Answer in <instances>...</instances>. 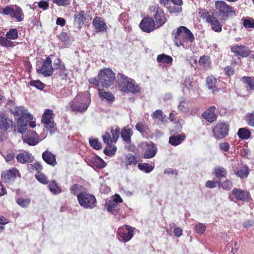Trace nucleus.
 I'll return each mask as SVG.
<instances>
[{
	"mask_svg": "<svg viewBox=\"0 0 254 254\" xmlns=\"http://www.w3.org/2000/svg\"><path fill=\"white\" fill-rule=\"evenodd\" d=\"M174 36L173 42L177 47L182 46L185 49H189L194 41L192 33L186 27L181 26L176 31L172 33Z\"/></svg>",
	"mask_w": 254,
	"mask_h": 254,
	"instance_id": "obj_1",
	"label": "nucleus"
},
{
	"mask_svg": "<svg viewBox=\"0 0 254 254\" xmlns=\"http://www.w3.org/2000/svg\"><path fill=\"white\" fill-rule=\"evenodd\" d=\"M215 13L222 20L227 19L230 16L236 15L234 7L227 4L224 0H218L215 2Z\"/></svg>",
	"mask_w": 254,
	"mask_h": 254,
	"instance_id": "obj_2",
	"label": "nucleus"
},
{
	"mask_svg": "<svg viewBox=\"0 0 254 254\" xmlns=\"http://www.w3.org/2000/svg\"><path fill=\"white\" fill-rule=\"evenodd\" d=\"M149 12L155 21L157 28L163 26L167 22V18L163 10L158 4H153L149 6Z\"/></svg>",
	"mask_w": 254,
	"mask_h": 254,
	"instance_id": "obj_3",
	"label": "nucleus"
},
{
	"mask_svg": "<svg viewBox=\"0 0 254 254\" xmlns=\"http://www.w3.org/2000/svg\"><path fill=\"white\" fill-rule=\"evenodd\" d=\"M77 199L79 205L85 209H93L97 204L96 199L94 195L85 191L79 193L77 195Z\"/></svg>",
	"mask_w": 254,
	"mask_h": 254,
	"instance_id": "obj_4",
	"label": "nucleus"
},
{
	"mask_svg": "<svg viewBox=\"0 0 254 254\" xmlns=\"http://www.w3.org/2000/svg\"><path fill=\"white\" fill-rule=\"evenodd\" d=\"M90 103L86 96L77 95L69 102V105L73 111L83 112L87 109Z\"/></svg>",
	"mask_w": 254,
	"mask_h": 254,
	"instance_id": "obj_5",
	"label": "nucleus"
},
{
	"mask_svg": "<svg viewBox=\"0 0 254 254\" xmlns=\"http://www.w3.org/2000/svg\"><path fill=\"white\" fill-rule=\"evenodd\" d=\"M0 13L10 16L11 18L16 19L17 22L22 21L25 17L23 10L17 5L5 6L1 9Z\"/></svg>",
	"mask_w": 254,
	"mask_h": 254,
	"instance_id": "obj_6",
	"label": "nucleus"
},
{
	"mask_svg": "<svg viewBox=\"0 0 254 254\" xmlns=\"http://www.w3.org/2000/svg\"><path fill=\"white\" fill-rule=\"evenodd\" d=\"M103 87H109L113 84L115 80V73L109 68L101 70L98 75Z\"/></svg>",
	"mask_w": 254,
	"mask_h": 254,
	"instance_id": "obj_7",
	"label": "nucleus"
},
{
	"mask_svg": "<svg viewBox=\"0 0 254 254\" xmlns=\"http://www.w3.org/2000/svg\"><path fill=\"white\" fill-rule=\"evenodd\" d=\"M134 229V228L127 225H125L119 227L117 231V238L123 243L128 242L133 236Z\"/></svg>",
	"mask_w": 254,
	"mask_h": 254,
	"instance_id": "obj_8",
	"label": "nucleus"
},
{
	"mask_svg": "<svg viewBox=\"0 0 254 254\" xmlns=\"http://www.w3.org/2000/svg\"><path fill=\"white\" fill-rule=\"evenodd\" d=\"M214 137L217 140L225 138L228 134L229 125L225 122H219L212 129Z\"/></svg>",
	"mask_w": 254,
	"mask_h": 254,
	"instance_id": "obj_9",
	"label": "nucleus"
},
{
	"mask_svg": "<svg viewBox=\"0 0 254 254\" xmlns=\"http://www.w3.org/2000/svg\"><path fill=\"white\" fill-rule=\"evenodd\" d=\"M140 146L143 150V157L145 159L152 158L157 152L158 149L156 145L151 141L141 142Z\"/></svg>",
	"mask_w": 254,
	"mask_h": 254,
	"instance_id": "obj_10",
	"label": "nucleus"
},
{
	"mask_svg": "<svg viewBox=\"0 0 254 254\" xmlns=\"http://www.w3.org/2000/svg\"><path fill=\"white\" fill-rule=\"evenodd\" d=\"M36 70L38 73L42 74L45 77L51 75L53 72V68L51 58L47 57L43 61L42 65L37 67Z\"/></svg>",
	"mask_w": 254,
	"mask_h": 254,
	"instance_id": "obj_11",
	"label": "nucleus"
},
{
	"mask_svg": "<svg viewBox=\"0 0 254 254\" xmlns=\"http://www.w3.org/2000/svg\"><path fill=\"white\" fill-rule=\"evenodd\" d=\"M140 29L146 33H150L157 29L154 20L151 17H146L140 22L139 24Z\"/></svg>",
	"mask_w": 254,
	"mask_h": 254,
	"instance_id": "obj_12",
	"label": "nucleus"
},
{
	"mask_svg": "<svg viewBox=\"0 0 254 254\" xmlns=\"http://www.w3.org/2000/svg\"><path fill=\"white\" fill-rule=\"evenodd\" d=\"M33 119V116L31 114L27 115L26 116H22L17 119V131L19 133L23 134L25 133L27 130V123L29 121Z\"/></svg>",
	"mask_w": 254,
	"mask_h": 254,
	"instance_id": "obj_13",
	"label": "nucleus"
},
{
	"mask_svg": "<svg viewBox=\"0 0 254 254\" xmlns=\"http://www.w3.org/2000/svg\"><path fill=\"white\" fill-rule=\"evenodd\" d=\"M42 122L47 127L51 128V131H55V124L53 121V111L50 109L45 110L42 119Z\"/></svg>",
	"mask_w": 254,
	"mask_h": 254,
	"instance_id": "obj_14",
	"label": "nucleus"
},
{
	"mask_svg": "<svg viewBox=\"0 0 254 254\" xmlns=\"http://www.w3.org/2000/svg\"><path fill=\"white\" fill-rule=\"evenodd\" d=\"M23 141L29 145L34 146L39 142V136L38 134L33 130H28L23 138Z\"/></svg>",
	"mask_w": 254,
	"mask_h": 254,
	"instance_id": "obj_15",
	"label": "nucleus"
},
{
	"mask_svg": "<svg viewBox=\"0 0 254 254\" xmlns=\"http://www.w3.org/2000/svg\"><path fill=\"white\" fill-rule=\"evenodd\" d=\"M231 51L237 56H241L243 58L248 57L251 51L249 48L246 46L243 45H234L231 47Z\"/></svg>",
	"mask_w": 254,
	"mask_h": 254,
	"instance_id": "obj_16",
	"label": "nucleus"
},
{
	"mask_svg": "<svg viewBox=\"0 0 254 254\" xmlns=\"http://www.w3.org/2000/svg\"><path fill=\"white\" fill-rule=\"evenodd\" d=\"M122 90L124 92L132 93H138L140 91V88L138 85L135 84L134 79H131L126 85L122 86Z\"/></svg>",
	"mask_w": 254,
	"mask_h": 254,
	"instance_id": "obj_17",
	"label": "nucleus"
},
{
	"mask_svg": "<svg viewBox=\"0 0 254 254\" xmlns=\"http://www.w3.org/2000/svg\"><path fill=\"white\" fill-rule=\"evenodd\" d=\"M232 194L237 200L248 201L250 196V193L240 189L235 188L232 191Z\"/></svg>",
	"mask_w": 254,
	"mask_h": 254,
	"instance_id": "obj_18",
	"label": "nucleus"
},
{
	"mask_svg": "<svg viewBox=\"0 0 254 254\" xmlns=\"http://www.w3.org/2000/svg\"><path fill=\"white\" fill-rule=\"evenodd\" d=\"M16 159L17 162L24 164L32 162L34 160V157L27 151H23L16 155Z\"/></svg>",
	"mask_w": 254,
	"mask_h": 254,
	"instance_id": "obj_19",
	"label": "nucleus"
},
{
	"mask_svg": "<svg viewBox=\"0 0 254 254\" xmlns=\"http://www.w3.org/2000/svg\"><path fill=\"white\" fill-rule=\"evenodd\" d=\"M93 25L96 32H104L107 30V26L104 20L100 17H95L93 20Z\"/></svg>",
	"mask_w": 254,
	"mask_h": 254,
	"instance_id": "obj_20",
	"label": "nucleus"
},
{
	"mask_svg": "<svg viewBox=\"0 0 254 254\" xmlns=\"http://www.w3.org/2000/svg\"><path fill=\"white\" fill-rule=\"evenodd\" d=\"M12 121L7 115L3 113H0V129L4 131L7 130L12 125Z\"/></svg>",
	"mask_w": 254,
	"mask_h": 254,
	"instance_id": "obj_21",
	"label": "nucleus"
},
{
	"mask_svg": "<svg viewBox=\"0 0 254 254\" xmlns=\"http://www.w3.org/2000/svg\"><path fill=\"white\" fill-rule=\"evenodd\" d=\"M42 158L44 161L49 165L55 166L57 165L55 155L49 150H46L42 153Z\"/></svg>",
	"mask_w": 254,
	"mask_h": 254,
	"instance_id": "obj_22",
	"label": "nucleus"
},
{
	"mask_svg": "<svg viewBox=\"0 0 254 254\" xmlns=\"http://www.w3.org/2000/svg\"><path fill=\"white\" fill-rule=\"evenodd\" d=\"M215 109L216 107L215 106H211L202 114V117L207 120L208 122H213L217 119V116L214 113Z\"/></svg>",
	"mask_w": 254,
	"mask_h": 254,
	"instance_id": "obj_23",
	"label": "nucleus"
},
{
	"mask_svg": "<svg viewBox=\"0 0 254 254\" xmlns=\"http://www.w3.org/2000/svg\"><path fill=\"white\" fill-rule=\"evenodd\" d=\"M206 22L210 24L211 29L214 31L220 32L222 31V25L218 19L214 16V13L211 15Z\"/></svg>",
	"mask_w": 254,
	"mask_h": 254,
	"instance_id": "obj_24",
	"label": "nucleus"
},
{
	"mask_svg": "<svg viewBox=\"0 0 254 254\" xmlns=\"http://www.w3.org/2000/svg\"><path fill=\"white\" fill-rule=\"evenodd\" d=\"M85 20V17H84V11H80L77 12L74 15V22L73 24L75 27L78 30H80L81 25L83 24L84 21Z\"/></svg>",
	"mask_w": 254,
	"mask_h": 254,
	"instance_id": "obj_25",
	"label": "nucleus"
},
{
	"mask_svg": "<svg viewBox=\"0 0 254 254\" xmlns=\"http://www.w3.org/2000/svg\"><path fill=\"white\" fill-rule=\"evenodd\" d=\"M17 172V170L14 169L7 170L2 174L1 178L5 182H9L11 181H13L16 178Z\"/></svg>",
	"mask_w": 254,
	"mask_h": 254,
	"instance_id": "obj_26",
	"label": "nucleus"
},
{
	"mask_svg": "<svg viewBox=\"0 0 254 254\" xmlns=\"http://www.w3.org/2000/svg\"><path fill=\"white\" fill-rule=\"evenodd\" d=\"M192 83V78L190 76L186 77L182 83V89L184 93H187L190 90L194 91Z\"/></svg>",
	"mask_w": 254,
	"mask_h": 254,
	"instance_id": "obj_27",
	"label": "nucleus"
},
{
	"mask_svg": "<svg viewBox=\"0 0 254 254\" xmlns=\"http://www.w3.org/2000/svg\"><path fill=\"white\" fill-rule=\"evenodd\" d=\"M250 169L246 164H244L241 167L240 170L234 171L235 175L241 179L247 178L250 172Z\"/></svg>",
	"mask_w": 254,
	"mask_h": 254,
	"instance_id": "obj_28",
	"label": "nucleus"
},
{
	"mask_svg": "<svg viewBox=\"0 0 254 254\" xmlns=\"http://www.w3.org/2000/svg\"><path fill=\"white\" fill-rule=\"evenodd\" d=\"M132 135L131 129L127 127H124L121 132V135L124 141L127 143H130L131 142V136Z\"/></svg>",
	"mask_w": 254,
	"mask_h": 254,
	"instance_id": "obj_29",
	"label": "nucleus"
},
{
	"mask_svg": "<svg viewBox=\"0 0 254 254\" xmlns=\"http://www.w3.org/2000/svg\"><path fill=\"white\" fill-rule=\"evenodd\" d=\"M48 184L49 190L53 194H59L62 192V189L55 180L51 181Z\"/></svg>",
	"mask_w": 254,
	"mask_h": 254,
	"instance_id": "obj_30",
	"label": "nucleus"
},
{
	"mask_svg": "<svg viewBox=\"0 0 254 254\" xmlns=\"http://www.w3.org/2000/svg\"><path fill=\"white\" fill-rule=\"evenodd\" d=\"M185 138L186 135L184 133L173 135L169 137V142L172 145L177 146L180 144Z\"/></svg>",
	"mask_w": 254,
	"mask_h": 254,
	"instance_id": "obj_31",
	"label": "nucleus"
},
{
	"mask_svg": "<svg viewBox=\"0 0 254 254\" xmlns=\"http://www.w3.org/2000/svg\"><path fill=\"white\" fill-rule=\"evenodd\" d=\"M206 82V85L209 90H212L213 92L219 91L218 88L216 86L217 80L213 76L207 77Z\"/></svg>",
	"mask_w": 254,
	"mask_h": 254,
	"instance_id": "obj_32",
	"label": "nucleus"
},
{
	"mask_svg": "<svg viewBox=\"0 0 254 254\" xmlns=\"http://www.w3.org/2000/svg\"><path fill=\"white\" fill-rule=\"evenodd\" d=\"M11 113L15 116L19 118L22 116H26L29 114L27 110L23 107H16L10 110Z\"/></svg>",
	"mask_w": 254,
	"mask_h": 254,
	"instance_id": "obj_33",
	"label": "nucleus"
},
{
	"mask_svg": "<svg viewBox=\"0 0 254 254\" xmlns=\"http://www.w3.org/2000/svg\"><path fill=\"white\" fill-rule=\"evenodd\" d=\"M138 157L132 154L129 153L125 157V165L128 168V165L135 166L138 162Z\"/></svg>",
	"mask_w": 254,
	"mask_h": 254,
	"instance_id": "obj_34",
	"label": "nucleus"
},
{
	"mask_svg": "<svg viewBox=\"0 0 254 254\" xmlns=\"http://www.w3.org/2000/svg\"><path fill=\"white\" fill-rule=\"evenodd\" d=\"M157 61L158 63L169 64L172 63L173 58L170 56L162 54L158 55Z\"/></svg>",
	"mask_w": 254,
	"mask_h": 254,
	"instance_id": "obj_35",
	"label": "nucleus"
},
{
	"mask_svg": "<svg viewBox=\"0 0 254 254\" xmlns=\"http://www.w3.org/2000/svg\"><path fill=\"white\" fill-rule=\"evenodd\" d=\"M87 189L83 186L77 184L73 185L70 188L71 193L74 195H76L83 191H85Z\"/></svg>",
	"mask_w": 254,
	"mask_h": 254,
	"instance_id": "obj_36",
	"label": "nucleus"
},
{
	"mask_svg": "<svg viewBox=\"0 0 254 254\" xmlns=\"http://www.w3.org/2000/svg\"><path fill=\"white\" fill-rule=\"evenodd\" d=\"M138 168L142 172L149 173L153 170L154 166L149 163H143L138 164Z\"/></svg>",
	"mask_w": 254,
	"mask_h": 254,
	"instance_id": "obj_37",
	"label": "nucleus"
},
{
	"mask_svg": "<svg viewBox=\"0 0 254 254\" xmlns=\"http://www.w3.org/2000/svg\"><path fill=\"white\" fill-rule=\"evenodd\" d=\"M99 95L100 97L107 100L108 101L112 102L115 99L112 93L106 92L104 89L99 90Z\"/></svg>",
	"mask_w": 254,
	"mask_h": 254,
	"instance_id": "obj_38",
	"label": "nucleus"
},
{
	"mask_svg": "<svg viewBox=\"0 0 254 254\" xmlns=\"http://www.w3.org/2000/svg\"><path fill=\"white\" fill-rule=\"evenodd\" d=\"M237 134L240 138L247 139L251 136V133L246 128H240L238 131Z\"/></svg>",
	"mask_w": 254,
	"mask_h": 254,
	"instance_id": "obj_39",
	"label": "nucleus"
},
{
	"mask_svg": "<svg viewBox=\"0 0 254 254\" xmlns=\"http://www.w3.org/2000/svg\"><path fill=\"white\" fill-rule=\"evenodd\" d=\"M214 173L217 178L221 179L226 176L227 174V171L225 168L219 167L214 169Z\"/></svg>",
	"mask_w": 254,
	"mask_h": 254,
	"instance_id": "obj_40",
	"label": "nucleus"
},
{
	"mask_svg": "<svg viewBox=\"0 0 254 254\" xmlns=\"http://www.w3.org/2000/svg\"><path fill=\"white\" fill-rule=\"evenodd\" d=\"M91 161L93 165L98 168H103L105 167V162L99 157H93L91 158Z\"/></svg>",
	"mask_w": 254,
	"mask_h": 254,
	"instance_id": "obj_41",
	"label": "nucleus"
},
{
	"mask_svg": "<svg viewBox=\"0 0 254 254\" xmlns=\"http://www.w3.org/2000/svg\"><path fill=\"white\" fill-rule=\"evenodd\" d=\"M6 37L10 40H15L18 37V31L15 28L10 29L6 32Z\"/></svg>",
	"mask_w": 254,
	"mask_h": 254,
	"instance_id": "obj_42",
	"label": "nucleus"
},
{
	"mask_svg": "<svg viewBox=\"0 0 254 254\" xmlns=\"http://www.w3.org/2000/svg\"><path fill=\"white\" fill-rule=\"evenodd\" d=\"M178 108L180 112L183 113H187L189 112V108L188 107V104L187 100L185 99L180 102V104L178 105Z\"/></svg>",
	"mask_w": 254,
	"mask_h": 254,
	"instance_id": "obj_43",
	"label": "nucleus"
},
{
	"mask_svg": "<svg viewBox=\"0 0 254 254\" xmlns=\"http://www.w3.org/2000/svg\"><path fill=\"white\" fill-rule=\"evenodd\" d=\"M109 145L105 148L104 153L109 156H113L115 154L117 147L115 146Z\"/></svg>",
	"mask_w": 254,
	"mask_h": 254,
	"instance_id": "obj_44",
	"label": "nucleus"
},
{
	"mask_svg": "<svg viewBox=\"0 0 254 254\" xmlns=\"http://www.w3.org/2000/svg\"><path fill=\"white\" fill-rule=\"evenodd\" d=\"M119 205L118 203L116 202L115 201L110 200L107 204V209L108 211L111 212L113 214L116 215V213H115V209H116V207H119Z\"/></svg>",
	"mask_w": 254,
	"mask_h": 254,
	"instance_id": "obj_45",
	"label": "nucleus"
},
{
	"mask_svg": "<svg viewBox=\"0 0 254 254\" xmlns=\"http://www.w3.org/2000/svg\"><path fill=\"white\" fill-rule=\"evenodd\" d=\"M218 186H221L223 190H229L232 189L233 184L230 180H226L222 183H221V181H219Z\"/></svg>",
	"mask_w": 254,
	"mask_h": 254,
	"instance_id": "obj_46",
	"label": "nucleus"
},
{
	"mask_svg": "<svg viewBox=\"0 0 254 254\" xmlns=\"http://www.w3.org/2000/svg\"><path fill=\"white\" fill-rule=\"evenodd\" d=\"M35 177L39 182L43 184L46 185L49 183L48 179L43 173L38 172L35 174Z\"/></svg>",
	"mask_w": 254,
	"mask_h": 254,
	"instance_id": "obj_47",
	"label": "nucleus"
},
{
	"mask_svg": "<svg viewBox=\"0 0 254 254\" xmlns=\"http://www.w3.org/2000/svg\"><path fill=\"white\" fill-rule=\"evenodd\" d=\"M16 203L22 207H27L30 203V198L24 199L22 197L18 198L16 200Z\"/></svg>",
	"mask_w": 254,
	"mask_h": 254,
	"instance_id": "obj_48",
	"label": "nucleus"
},
{
	"mask_svg": "<svg viewBox=\"0 0 254 254\" xmlns=\"http://www.w3.org/2000/svg\"><path fill=\"white\" fill-rule=\"evenodd\" d=\"M8 39L7 37H0V45L5 47L13 46V42Z\"/></svg>",
	"mask_w": 254,
	"mask_h": 254,
	"instance_id": "obj_49",
	"label": "nucleus"
},
{
	"mask_svg": "<svg viewBox=\"0 0 254 254\" xmlns=\"http://www.w3.org/2000/svg\"><path fill=\"white\" fill-rule=\"evenodd\" d=\"M167 7L169 12L172 13H179L182 11V6L174 4L173 6H169Z\"/></svg>",
	"mask_w": 254,
	"mask_h": 254,
	"instance_id": "obj_50",
	"label": "nucleus"
},
{
	"mask_svg": "<svg viewBox=\"0 0 254 254\" xmlns=\"http://www.w3.org/2000/svg\"><path fill=\"white\" fill-rule=\"evenodd\" d=\"M244 83L248 84L250 88L254 90V79L251 77L245 76L242 78Z\"/></svg>",
	"mask_w": 254,
	"mask_h": 254,
	"instance_id": "obj_51",
	"label": "nucleus"
},
{
	"mask_svg": "<svg viewBox=\"0 0 254 254\" xmlns=\"http://www.w3.org/2000/svg\"><path fill=\"white\" fill-rule=\"evenodd\" d=\"M89 144L92 148L96 150H99L102 148L101 144L97 139H90Z\"/></svg>",
	"mask_w": 254,
	"mask_h": 254,
	"instance_id": "obj_52",
	"label": "nucleus"
},
{
	"mask_svg": "<svg viewBox=\"0 0 254 254\" xmlns=\"http://www.w3.org/2000/svg\"><path fill=\"white\" fill-rule=\"evenodd\" d=\"M199 14L200 16L206 21L213 14V12L210 13L207 10L204 9H199Z\"/></svg>",
	"mask_w": 254,
	"mask_h": 254,
	"instance_id": "obj_53",
	"label": "nucleus"
},
{
	"mask_svg": "<svg viewBox=\"0 0 254 254\" xmlns=\"http://www.w3.org/2000/svg\"><path fill=\"white\" fill-rule=\"evenodd\" d=\"M210 58L208 56H203L200 57L199 60V64L204 67H206L209 65Z\"/></svg>",
	"mask_w": 254,
	"mask_h": 254,
	"instance_id": "obj_54",
	"label": "nucleus"
},
{
	"mask_svg": "<svg viewBox=\"0 0 254 254\" xmlns=\"http://www.w3.org/2000/svg\"><path fill=\"white\" fill-rule=\"evenodd\" d=\"M111 131L112 135V138L113 141L116 142L119 137L120 134H121L120 128L119 127H117L115 129H113L112 128Z\"/></svg>",
	"mask_w": 254,
	"mask_h": 254,
	"instance_id": "obj_55",
	"label": "nucleus"
},
{
	"mask_svg": "<svg viewBox=\"0 0 254 254\" xmlns=\"http://www.w3.org/2000/svg\"><path fill=\"white\" fill-rule=\"evenodd\" d=\"M246 121H247L248 124L250 126L254 127V112H253L250 113H248L245 116Z\"/></svg>",
	"mask_w": 254,
	"mask_h": 254,
	"instance_id": "obj_56",
	"label": "nucleus"
},
{
	"mask_svg": "<svg viewBox=\"0 0 254 254\" xmlns=\"http://www.w3.org/2000/svg\"><path fill=\"white\" fill-rule=\"evenodd\" d=\"M243 25L247 29L254 28V19L251 18L245 19L243 21Z\"/></svg>",
	"mask_w": 254,
	"mask_h": 254,
	"instance_id": "obj_57",
	"label": "nucleus"
},
{
	"mask_svg": "<svg viewBox=\"0 0 254 254\" xmlns=\"http://www.w3.org/2000/svg\"><path fill=\"white\" fill-rule=\"evenodd\" d=\"M196 232L199 234H202L206 230V226L200 223L196 224L194 227Z\"/></svg>",
	"mask_w": 254,
	"mask_h": 254,
	"instance_id": "obj_58",
	"label": "nucleus"
},
{
	"mask_svg": "<svg viewBox=\"0 0 254 254\" xmlns=\"http://www.w3.org/2000/svg\"><path fill=\"white\" fill-rule=\"evenodd\" d=\"M31 86L35 87L36 88L42 90L44 88L45 85L39 80L31 81L30 83Z\"/></svg>",
	"mask_w": 254,
	"mask_h": 254,
	"instance_id": "obj_59",
	"label": "nucleus"
},
{
	"mask_svg": "<svg viewBox=\"0 0 254 254\" xmlns=\"http://www.w3.org/2000/svg\"><path fill=\"white\" fill-rule=\"evenodd\" d=\"M102 137L104 142L107 145H110L113 142L111 134L109 132H106L103 135Z\"/></svg>",
	"mask_w": 254,
	"mask_h": 254,
	"instance_id": "obj_60",
	"label": "nucleus"
},
{
	"mask_svg": "<svg viewBox=\"0 0 254 254\" xmlns=\"http://www.w3.org/2000/svg\"><path fill=\"white\" fill-rule=\"evenodd\" d=\"M61 42L65 44L68 43L69 38L66 33L63 32L58 36Z\"/></svg>",
	"mask_w": 254,
	"mask_h": 254,
	"instance_id": "obj_61",
	"label": "nucleus"
},
{
	"mask_svg": "<svg viewBox=\"0 0 254 254\" xmlns=\"http://www.w3.org/2000/svg\"><path fill=\"white\" fill-rule=\"evenodd\" d=\"M135 128L141 133L145 132L146 129L145 123L142 122H138L135 125Z\"/></svg>",
	"mask_w": 254,
	"mask_h": 254,
	"instance_id": "obj_62",
	"label": "nucleus"
},
{
	"mask_svg": "<svg viewBox=\"0 0 254 254\" xmlns=\"http://www.w3.org/2000/svg\"><path fill=\"white\" fill-rule=\"evenodd\" d=\"M54 2L59 6H66L70 4V0H54Z\"/></svg>",
	"mask_w": 254,
	"mask_h": 254,
	"instance_id": "obj_63",
	"label": "nucleus"
},
{
	"mask_svg": "<svg viewBox=\"0 0 254 254\" xmlns=\"http://www.w3.org/2000/svg\"><path fill=\"white\" fill-rule=\"evenodd\" d=\"M64 64L62 63L59 59H57L54 63L53 71L55 70H58L61 68L62 65H64Z\"/></svg>",
	"mask_w": 254,
	"mask_h": 254,
	"instance_id": "obj_64",
	"label": "nucleus"
}]
</instances>
